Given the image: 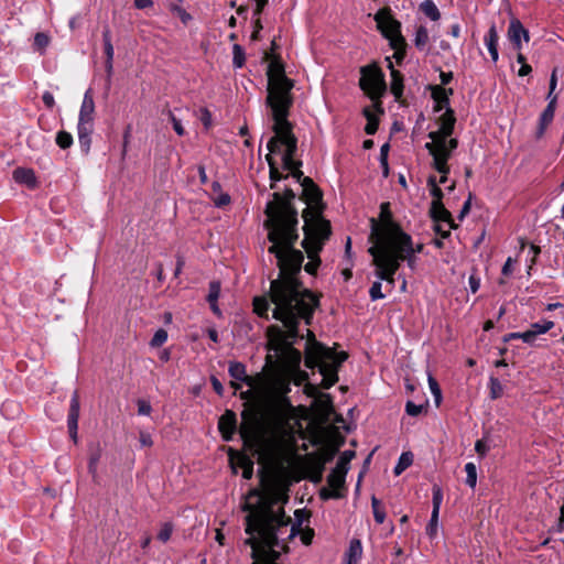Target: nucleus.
Segmentation results:
<instances>
[{
  "mask_svg": "<svg viewBox=\"0 0 564 564\" xmlns=\"http://www.w3.org/2000/svg\"><path fill=\"white\" fill-rule=\"evenodd\" d=\"M297 275H279L270 283L269 300L267 296L253 299V311L260 317L268 318L270 303L274 305L272 317L280 321L285 330L275 325L268 327L269 341L272 349L292 366H299L302 358L301 352L293 347L302 338L299 334L300 321L310 325L319 305L318 297L303 286Z\"/></svg>",
  "mask_w": 564,
  "mask_h": 564,
  "instance_id": "1",
  "label": "nucleus"
},
{
  "mask_svg": "<svg viewBox=\"0 0 564 564\" xmlns=\"http://www.w3.org/2000/svg\"><path fill=\"white\" fill-rule=\"evenodd\" d=\"M256 506L246 505L250 512L246 517V533L249 538L246 543L251 546L252 564H278L281 552V536L288 531L291 519L285 517L283 508L275 506L279 495L274 491L259 494Z\"/></svg>",
  "mask_w": 564,
  "mask_h": 564,
  "instance_id": "2",
  "label": "nucleus"
},
{
  "mask_svg": "<svg viewBox=\"0 0 564 564\" xmlns=\"http://www.w3.org/2000/svg\"><path fill=\"white\" fill-rule=\"evenodd\" d=\"M294 197L292 189H286L284 196L274 193L273 202L268 203L265 208V227L269 229L268 239L271 242L268 251L278 260L279 275L299 274L304 261L302 251L294 248L299 238L297 212L292 206Z\"/></svg>",
  "mask_w": 564,
  "mask_h": 564,
  "instance_id": "3",
  "label": "nucleus"
},
{
  "mask_svg": "<svg viewBox=\"0 0 564 564\" xmlns=\"http://www.w3.org/2000/svg\"><path fill=\"white\" fill-rule=\"evenodd\" d=\"M268 97L267 105L271 108L273 130L281 129L288 120L290 108L293 105L291 90L293 82L285 76L283 65L273 61L268 66Z\"/></svg>",
  "mask_w": 564,
  "mask_h": 564,
  "instance_id": "4",
  "label": "nucleus"
},
{
  "mask_svg": "<svg viewBox=\"0 0 564 564\" xmlns=\"http://www.w3.org/2000/svg\"><path fill=\"white\" fill-rule=\"evenodd\" d=\"M307 335L305 366L308 368L318 367L322 375L321 386L324 389H329L338 381V367L347 359L348 355L345 351L337 352L315 341V336L310 329Z\"/></svg>",
  "mask_w": 564,
  "mask_h": 564,
  "instance_id": "5",
  "label": "nucleus"
},
{
  "mask_svg": "<svg viewBox=\"0 0 564 564\" xmlns=\"http://www.w3.org/2000/svg\"><path fill=\"white\" fill-rule=\"evenodd\" d=\"M315 212L308 210L304 216V239L302 246L305 249L310 261L304 269L310 274H315L321 260L318 253L324 242L330 236V224L328 220L319 219Z\"/></svg>",
  "mask_w": 564,
  "mask_h": 564,
  "instance_id": "6",
  "label": "nucleus"
},
{
  "mask_svg": "<svg viewBox=\"0 0 564 564\" xmlns=\"http://www.w3.org/2000/svg\"><path fill=\"white\" fill-rule=\"evenodd\" d=\"M371 232L369 241L372 243L370 248H391V245L399 242L403 249L410 247V235L404 232L401 227L393 221L389 203H382L380 206V219L370 220Z\"/></svg>",
  "mask_w": 564,
  "mask_h": 564,
  "instance_id": "7",
  "label": "nucleus"
},
{
  "mask_svg": "<svg viewBox=\"0 0 564 564\" xmlns=\"http://www.w3.org/2000/svg\"><path fill=\"white\" fill-rule=\"evenodd\" d=\"M292 123L288 122L282 124L281 129L273 130L274 135L270 138L267 144V149L271 153L279 151L280 145L285 147V151L282 155V165L284 170L291 172V175L299 182H303V172L300 170L302 162L295 161L294 156L297 151V139L292 132Z\"/></svg>",
  "mask_w": 564,
  "mask_h": 564,
  "instance_id": "8",
  "label": "nucleus"
},
{
  "mask_svg": "<svg viewBox=\"0 0 564 564\" xmlns=\"http://www.w3.org/2000/svg\"><path fill=\"white\" fill-rule=\"evenodd\" d=\"M239 434L247 448L258 453L262 449L264 429L262 415L258 409L253 408L242 411Z\"/></svg>",
  "mask_w": 564,
  "mask_h": 564,
  "instance_id": "9",
  "label": "nucleus"
},
{
  "mask_svg": "<svg viewBox=\"0 0 564 564\" xmlns=\"http://www.w3.org/2000/svg\"><path fill=\"white\" fill-rule=\"evenodd\" d=\"M368 252L372 257L377 279L393 286L395 282L394 274L403 262L402 254L395 253L391 248H369Z\"/></svg>",
  "mask_w": 564,
  "mask_h": 564,
  "instance_id": "10",
  "label": "nucleus"
},
{
  "mask_svg": "<svg viewBox=\"0 0 564 564\" xmlns=\"http://www.w3.org/2000/svg\"><path fill=\"white\" fill-rule=\"evenodd\" d=\"M360 88L372 99L379 100L387 90L384 74L377 64H370L360 68Z\"/></svg>",
  "mask_w": 564,
  "mask_h": 564,
  "instance_id": "11",
  "label": "nucleus"
},
{
  "mask_svg": "<svg viewBox=\"0 0 564 564\" xmlns=\"http://www.w3.org/2000/svg\"><path fill=\"white\" fill-rule=\"evenodd\" d=\"M375 21L382 35L389 40V43L394 40L404 39L401 34V24L390 13L389 9H381L375 14Z\"/></svg>",
  "mask_w": 564,
  "mask_h": 564,
  "instance_id": "12",
  "label": "nucleus"
},
{
  "mask_svg": "<svg viewBox=\"0 0 564 564\" xmlns=\"http://www.w3.org/2000/svg\"><path fill=\"white\" fill-rule=\"evenodd\" d=\"M458 141L455 138L448 140V143L438 144L435 148L427 149L430 154L433 156V167L438 173H449V166L447 161L449 160L452 152L457 148Z\"/></svg>",
  "mask_w": 564,
  "mask_h": 564,
  "instance_id": "13",
  "label": "nucleus"
},
{
  "mask_svg": "<svg viewBox=\"0 0 564 564\" xmlns=\"http://www.w3.org/2000/svg\"><path fill=\"white\" fill-rule=\"evenodd\" d=\"M303 196L307 203V207L303 210L302 217L304 218L305 213L311 210L315 212L319 219H324L322 217V193L319 188L315 185V183L310 177H304L302 182Z\"/></svg>",
  "mask_w": 564,
  "mask_h": 564,
  "instance_id": "14",
  "label": "nucleus"
},
{
  "mask_svg": "<svg viewBox=\"0 0 564 564\" xmlns=\"http://www.w3.org/2000/svg\"><path fill=\"white\" fill-rule=\"evenodd\" d=\"M345 473L333 469L330 474L327 476V485L328 487H324L319 491V497L323 500L328 499H339L343 497L340 489L345 485Z\"/></svg>",
  "mask_w": 564,
  "mask_h": 564,
  "instance_id": "15",
  "label": "nucleus"
},
{
  "mask_svg": "<svg viewBox=\"0 0 564 564\" xmlns=\"http://www.w3.org/2000/svg\"><path fill=\"white\" fill-rule=\"evenodd\" d=\"M218 430L225 441L229 442L232 440V436L237 430V417L234 411L226 410L225 413L219 417Z\"/></svg>",
  "mask_w": 564,
  "mask_h": 564,
  "instance_id": "16",
  "label": "nucleus"
},
{
  "mask_svg": "<svg viewBox=\"0 0 564 564\" xmlns=\"http://www.w3.org/2000/svg\"><path fill=\"white\" fill-rule=\"evenodd\" d=\"M79 409H80L79 395H78V392L75 391L70 398L69 413H68V417H67V426H68L69 435L75 442L77 441Z\"/></svg>",
  "mask_w": 564,
  "mask_h": 564,
  "instance_id": "17",
  "label": "nucleus"
},
{
  "mask_svg": "<svg viewBox=\"0 0 564 564\" xmlns=\"http://www.w3.org/2000/svg\"><path fill=\"white\" fill-rule=\"evenodd\" d=\"M508 37L513 44L514 48L518 51H520L522 46L521 39H523L525 42H529L530 40L528 30L524 29L523 24L518 19H512L510 21L508 28Z\"/></svg>",
  "mask_w": 564,
  "mask_h": 564,
  "instance_id": "18",
  "label": "nucleus"
},
{
  "mask_svg": "<svg viewBox=\"0 0 564 564\" xmlns=\"http://www.w3.org/2000/svg\"><path fill=\"white\" fill-rule=\"evenodd\" d=\"M94 120H78L77 135L82 150L87 154L91 145Z\"/></svg>",
  "mask_w": 564,
  "mask_h": 564,
  "instance_id": "19",
  "label": "nucleus"
},
{
  "mask_svg": "<svg viewBox=\"0 0 564 564\" xmlns=\"http://www.w3.org/2000/svg\"><path fill=\"white\" fill-rule=\"evenodd\" d=\"M102 41H104V50L106 55V62H105V68L107 73V78L110 80L113 72V55L115 50L113 45L111 43V32L110 29L107 26L105 28L102 32Z\"/></svg>",
  "mask_w": 564,
  "mask_h": 564,
  "instance_id": "20",
  "label": "nucleus"
},
{
  "mask_svg": "<svg viewBox=\"0 0 564 564\" xmlns=\"http://www.w3.org/2000/svg\"><path fill=\"white\" fill-rule=\"evenodd\" d=\"M102 456V447L100 443H91L88 446V471L94 480L98 478V464Z\"/></svg>",
  "mask_w": 564,
  "mask_h": 564,
  "instance_id": "21",
  "label": "nucleus"
},
{
  "mask_svg": "<svg viewBox=\"0 0 564 564\" xmlns=\"http://www.w3.org/2000/svg\"><path fill=\"white\" fill-rule=\"evenodd\" d=\"M547 100H549V104L540 116L539 128L536 131L538 138L543 135L546 127L552 122V120L554 118L557 97H551Z\"/></svg>",
  "mask_w": 564,
  "mask_h": 564,
  "instance_id": "22",
  "label": "nucleus"
},
{
  "mask_svg": "<svg viewBox=\"0 0 564 564\" xmlns=\"http://www.w3.org/2000/svg\"><path fill=\"white\" fill-rule=\"evenodd\" d=\"M386 61L388 63V68L390 69L391 75L390 90L395 99L399 100L403 95V76L399 70L394 68L390 57H387Z\"/></svg>",
  "mask_w": 564,
  "mask_h": 564,
  "instance_id": "23",
  "label": "nucleus"
},
{
  "mask_svg": "<svg viewBox=\"0 0 564 564\" xmlns=\"http://www.w3.org/2000/svg\"><path fill=\"white\" fill-rule=\"evenodd\" d=\"M410 247H405L403 249L402 245H400L399 242H394L391 245V250L394 251L395 253H401L402 257H403V261H408L409 265L412 267L413 263H414V254L415 253H420L423 249V245H416L415 247L413 246V242H412V238L410 237Z\"/></svg>",
  "mask_w": 564,
  "mask_h": 564,
  "instance_id": "24",
  "label": "nucleus"
},
{
  "mask_svg": "<svg viewBox=\"0 0 564 564\" xmlns=\"http://www.w3.org/2000/svg\"><path fill=\"white\" fill-rule=\"evenodd\" d=\"M94 113H95V101H94L93 90L89 88L84 94L78 120H94Z\"/></svg>",
  "mask_w": 564,
  "mask_h": 564,
  "instance_id": "25",
  "label": "nucleus"
},
{
  "mask_svg": "<svg viewBox=\"0 0 564 564\" xmlns=\"http://www.w3.org/2000/svg\"><path fill=\"white\" fill-rule=\"evenodd\" d=\"M430 213L435 221L447 223L449 228L455 227L451 213L444 207L442 202H432Z\"/></svg>",
  "mask_w": 564,
  "mask_h": 564,
  "instance_id": "26",
  "label": "nucleus"
},
{
  "mask_svg": "<svg viewBox=\"0 0 564 564\" xmlns=\"http://www.w3.org/2000/svg\"><path fill=\"white\" fill-rule=\"evenodd\" d=\"M13 180L19 184H24L34 188L37 184L35 173L32 169L18 167L13 171Z\"/></svg>",
  "mask_w": 564,
  "mask_h": 564,
  "instance_id": "27",
  "label": "nucleus"
},
{
  "mask_svg": "<svg viewBox=\"0 0 564 564\" xmlns=\"http://www.w3.org/2000/svg\"><path fill=\"white\" fill-rule=\"evenodd\" d=\"M498 33L496 30L495 24L490 26L488 30L487 35L485 36V43L489 51V54L491 56V59L496 63L498 61L499 54H498Z\"/></svg>",
  "mask_w": 564,
  "mask_h": 564,
  "instance_id": "28",
  "label": "nucleus"
},
{
  "mask_svg": "<svg viewBox=\"0 0 564 564\" xmlns=\"http://www.w3.org/2000/svg\"><path fill=\"white\" fill-rule=\"evenodd\" d=\"M229 375L232 379L246 382L248 386H252V378L247 376L246 366L238 361H231L229 364Z\"/></svg>",
  "mask_w": 564,
  "mask_h": 564,
  "instance_id": "29",
  "label": "nucleus"
},
{
  "mask_svg": "<svg viewBox=\"0 0 564 564\" xmlns=\"http://www.w3.org/2000/svg\"><path fill=\"white\" fill-rule=\"evenodd\" d=\"M307 465H308L310 470L312 471L311 479L316 482L319 481L322 479L323 471L325 468V465L323 464V462H321L318 457H315L313 454H311V455H308Z\"/></svg>",
  "mask_w": 564,
  "mask_h": 564,
  "instance_id": "30",
  "label": "nucleus"
},
{
  "mask_svg": "<svg viewBox=\"0 0 564 564\" xmlns=\"http://www.w3.org/2000/svg\"><path fill=\"white\" fill-rule=\"evenodd\" d=\"M440 122V128L443 130V133L452 134L454 131V124L456 122L454 111L451 108H447L446 111L441 116Z\"/></svg>",
  "mask_w": 564,
  "mask_h": 564,
  "instance_id": "31",
  "label": "nucleus"
},
{
  "mask_svg": "<svg viewBox=\"0 0 564 564\" xmlns=\"http://www.w3.org/2000/svg\"><path fill=\"white\" fill-rule=\"evenodd\" d=\"M453 90L452 89H448L446 90L445 88H443L442 86H434L432 88V97L433 99L437 102L438 105V110L443 107V106H447L449 104V98H448V94H452Z\"/></svg>",
  "mask_w": 564,
  "mask_h": 564,
  "instance_id": "32",
  "label": "nucleus"
},
{
  "mask_svg": "<svg viewBox=\"0 0 564 564\" xmlns=\"http://www.w3.org/2000/svg\"><path fill=\"white\" fill-rule=\"evenodd\" d=\"M361 554H362L361 542L357 539L351 540L349 543L348 552H347L348 564H356L360 560Z\"/></svg>",
  "mask_w": 564,
  "mask_h": 564,
  "instance_id": "33",
  "label": "nucleus"
},
{
  "mask_svg": "<svg viewBox=\"0 0 564 564\" xmlns=\"http://www.w3.org/2000/svg\"><path fill=\"white\" fill-rule=\"evenodd\" d=\"M420 9L432 21H437L441 19V12L432 0H424L420 4Z\"/></svg>",
  "mask_w": 564,
  "mask_h": 564,
  "instance_id": "34",
  "label": "nucleus"
},
{
  "mask_svg": "<svg viewBox=\"0 0 564 564\" xmlns=\"http://www.w3.org/2000/svg\"><path fill=\"white\" fill-rule=\"evenodd\" d=\"M452 134H445L443 133V130L440 128L437 131H432L429 133V138L432 140L431 142H427L425 144V148L426 149H431V148H435L437 147L438 144H445V143H448V138L451 137Z\"/></svg>",
  "mask_w": 564,
  "mask_h": 564,
  "instance_id": "35",
  "label": "nucleus"
},
{
  "mask_svg": "<svg viewBox=\"0 0 564 564\" xmlns=\"http://www.w3.org/2000/svg\"><path fill=\"white\" fill-rule=\"evenodd\" d=\"M354 457H355L354 451L343 452L341 455L339 456L336 467L334 469L347 474L348 469H349V463Z\"/></svg>",
  "mask_w": 564,
  "mask_h": 564,
  "instance_id": "36",
  "label": "nucleus"
},
{
  "mask_svg": "<svg viewBox=\"0 0 564 564\" xmlns=\"http://www.w3.org/2000/svg\"><path fill=\"white\" fill-rule=\"evenodd\" d=\"M364 115L367 118L365 131L367 134H375L378 130L379 121L369 108L364 109Z\"/></svg>",
  "mask_w": 564,
  "mask_h": 564,
  "instance_id": "37",
  "label": "nucleus"
},
{
  "mask_svg": "<svg viewBox=\"0 0 564 564\" xmlns=\"http://www.w3.org/2000/svg\"><path fill=\"white\" fill-rule=\"evenodd\" d=\"M413 462L411 453H402L399 457L397 465L394 466L393 473L398 476L402 474Z\"/></svg>",
  "mask_w": 564,
  "mask_h": 564,
  "instance_id": "38",
  "label": "nucleus"
},
{
  "mask_svg": "<svg viewBox=\"0 0 564 564\" xmlns=\"http://www.w3.org/2000/svg\"><path fill=\"white\" fill-rule=\"evenodd\" d=\"M371 507L376 522L379 524L383 523L386 519V511L384 508L381 506L380 500L377 499L375 496L371 498Z\"/></svg>",
  "mask_w": 564,
  "mask_h": 564,
  "instance_id": "39",
  "label": "nucleus"
},
{
  "mask_svg": "<svg viewBox=\"0 0 564 564\" xmlns=\"http://www.w3.org/2000/svg\"><path fill=\"white\" fill-rule=\"evenodd\" d=\"M390 46L394 50L393 58H395L397 63H401L405 56V40H394V42L390 43Z\"/></svg>",
  "mask_w": 564,
  "mask_h": 564,
  "instance_id": "40",
  "label": "nucleus"
},
{
  "mask_svg": "<svg viewBox=\"0 0 564 564\" xmlns=\"http://www.w3.org/2000/svg\"><path fill=\"white\" fill-rule=\"evenodd\" d=\"M265 160L270 167V180L272 182L271 187H274V183L280 181L283 176L280 173V171L278 170L276 164L272 158V153L270 151L267 154Z\"/></svg>",
  "mask_w": 564,
  "mask_h": 564,
  "instance_id": "41",
  "label": "nucleus"
},
{
  "mask_svg": "<svg viewBox=\"0 0 564 564\" xmlns=\"http://www.w3.org/2000/svg\"><path fill=\"white\" fill-rule=\"evenodd\" d=\"M429 42V32L425 26H419L415 31L414 44L417 48H424Z\"/></svg>",
  "mask_w": 564,
  "mask_h": 564,
  "instance_id": "42",
  "label": "nucleus"
},
{
  "mask_svg": "<svg viewBox=\"0 0 564 564\" xmlns=\"http://www.w3.org/2000/svg\"><path fill=\"white\" fill-rule=\"evenodd\" d=\"M489 397L492 400H496L503 394V387L501 382L495 377H490L489 379Z\"/></svg>",
  "mask_w": 564,
  "mask_h": 564,
  "instance_id": "43",
  "label": "nucleus"
},
{
  "mask_svg": "<svg viewBox=\"0 0 564 564\" xmlns=\"http://www.w3.org/2000/svg\"><path fill=\"white\" fill-rule=\"evenodd\" d=\"M433 510L432 512H434V518L438 517V513H440V509H441V505H442V501H443V491H442V488L438 486V485H434L433 486Z\"/></svg>",
  "mask_w": 564,
  "mask_h": 564,
  "instance_id": "44",
  "label": "nucleus"
},
{
  "mask_svg": "<svg viewBox=\"0 0 564 564\" xmlns=\"http://www.w3.org/2000/svg\"><path fill=\"white\" fill-rule=\"evenodd\" d=\"M427 185L430 187V193L433 196V200L432 202H442L443 191L440 188V186H438V184L436 182V177L435 176H430L427 178Z\"/></svg>",
  "mask_w": 564,
  "mask_h": 564,
  "instance_id": "45",
  "label": "nucleus"
},
{
  "mask_svg": "<svg viewBox=\"0 0 564 564\" xmlns=\"http://www.w3.org/2000/svg\"><path fill=\"white\" fill-rule=\"evenodd\" d=\"M465 471H466V485H468L470 488H475L477 484V468L474 463H467L465 465Z\"/></svg>",
  "mask_w": 564,
  "mask_h": 564,
  "instance_id": "46",
  "label": "nucleus"
},
{
  "mask_svg": "<svg viewBox=\"0 0 564 564\" xmlns=\"http://www.w3.org/2000/svg\"><path fill=\"white\" fill-rule=\"evenodd\" d=\"M234 58L232 64L236 68H241L246 61L243 48L239 44H235L232 47Z\"/></svg>",
  "mask_w": 564,
  "mask_h": 564,
  "instance_id": "47",
  "label": "nucleus"
},
{
  "mask_svg": "<svg viewBox=\"0 0 564 564\" xmlns=\"http://www.w3.org/2000/svg\"><path fill=\"white\" fill-rule=\"evenodd\" d=\"M427 381H429L430 390H431L432 394L434 395L435 403H436V405H440V403L442 401L441 388H440L436 379L432 375H429Z\"/></svg>",
  "mask_w": 564,
  "mask_h": 564,
  "instance_id": "48",
  "label": "nucleus"
},
{
  "mask_svg": "<svg viewBox=\"0 0 564 564\" xmlns=\"http://www.w3.org/2000/svg\"><path fill=\"white\" fill-rule=\"evenodd\" d=\"M554 323L552 321H544L542 323H534L531 325L530 330H532L536 336L541 334H545L550 329H552Z\"/></svg>",
  "mask_w": 564,
  "mask_h": 564,
  "instance_id": "49",
  "label": "nucleus"
},
{
  "mask_svg": "<svg viewBox=\"0 0 564 564\" xmlns=\"http://www.w3.org/2000/svg\"><path fill=\"white\" fill-rule=\"evenodd\" d=\"M56 143L62 149H68L73 144V137L66 131H59L56 135Z\"/></svg>",
  "mask_w": 564,
  "mask_h": 564,
  "instance_id": "50",
  "label": "nucleus"
},
{
  "mask_svg": "<svg viewBox=\"0 0 564 564\" xmlns=\"http://www.w3.org/2000/svg\"><path fill=\"white\" fill-rule=\"evenodd\" d=\"M166 340H167V332L163 328H160L154 333V335L150 341V345H151V347H160Z\"/></svg>",
  "mask_w": 564,
  "mask_h": 564,
  "instance_id": "51",
  "label": "nucleus"
},
{
  "mask_svg": "<svg viewBox=\"0 0 564 564\" xmlns=\"http://www.w3.org/2000/svg\"><path fill=\"white\" fill-rule=\"evenodd\" d=\"M172 533H173V524L171 522H165L162 524V527L158 533V539L161 542L166 543L171 539Z\"/></svg>",
  "mask_w": 564,
  "mask_h": 564,
  "instance_id": "52",
  "label": "nucleus"
},
{
  "mask_svg": "<svg viewBox=\"0 0 564 564\" xmlns=\"http://www.w3.org/2000/svg\"><path fill=\"white\" fill-rule=\"evenodd\" d=\"M220 282L219 281H212L209 283V291H208V295H207V301L208 302H217L218 301V297L220 295Z\"/></svg>",
  "mask_w": 564,
  "mask_h": 564,
  "instance_id": "53",
  "label": "nucleus"
},
{
  "mask_svg": "<svg viewBox=\"0 0 564 564\" xmlns=\"http://www.w3.org/2000/svg\"><path fill=\"white\" fill-rule=\"evenodd\" d=\"M382 284L381 282L375 281L369 290V296L371 301H377L383 299L386 295L381 292Z\"/></svg>",
  "mask_w": 564,
  "mask_h": 564,
  "instance_id": "54",
  "label": "nucleus"
},
{
  "mask_svg": "<svg viewBox=\"0 0 564 564\" xmlns=\"http://www.w3.org/2000/svg\"><path fill=\"white\" fill-rule=\"evenodd\" d=\"M169 118L173 124V129L174 131L180 135H184L185 134V129L184 127L182 126V122L180 119H177L174 113L172 111H169Z\"/></svg>",
  "mask_w": 564,
  "mask_h": 564,
  "instance_id": "55",
  "label": "nucleus"
},
{
  "mask_svg": "<svg viewBox=\"0 0 564 564\" xmlns=\"http://www.w3.org/2000/svg\"><path fill=\"white\" fill-rule=\"evenodd\" d=\"M50 43V37L44 33H36L34 36V45L44 50Z\"/></svg>",
  "mask_w": 564,
  "mask_h": 564,
  "instance_id": "56",
  "label": "nucleus"
},
{
  "mask_svg": "<svg viewBox=\"0 0 564 564\" xmlns=\"http://www.w3.org/2000/svg\"><path fill=\"white\" fill-rule=\"evenodd\" d=\"M336 454L335 448H326L321 454L314 455L315 457H318L321 462H323L324 465H326L328 462H330Z\"/></svg>",
  "mask_w": 564,
  "mask_h": 564,
  "instance_id": "57",
  "label": "nucleus"
},
{
  "mask_svg": "<svg viewBox=\"0 0 564 564\" xmlns=\"http://www.w3.org/2000/svg\"><path fill=\"white\" fill-rule=\"evenodd\" d=\"M388 151H389V144L384 143L380 149V162L382 164L384 175H388V169H389L388 160H387Z\"/></svg>",
  "mask_w": 564,
  "mask_h": 564,
  "instance_id": "58",
  "label": "nucleus"
},
{
  "mask_svg": "<svg viewBox=\"0 0 564 564\" xmlns=\"http://www.w3.org/2000/svg\"><path fill=\"white\" fill-rule=\"evenodd\" d=\"M199 120L203 122L206 129L212 127V113L207 108H202L199 110Z\"/></svg>",
  "mask_w": 564,
  "mask_h": 564,
  "instance_id": "59",
  "label": "nucleus"
},
{
  "mask_svg": "<svg viewBox=\"0 0 564 564\" xmlns=\"http://www.w3.org/2000/svg\"><path fill=\"white\" fill-rule=\"evenodd\" d=\"M423 410V405H417L412 401H408L405 404V412L411 416H417Z\"/></svg>",
  "mask_w": 564,
  "mask_h": 564,
  "instance_id": "60",
  "label": "nucleus"
},
{
  "mask_svg": "<svg viewBox=\"0 0 564 564\" xmlns=\"http://www.w3.org/2000/svg\"><path fill=\"white\" fill-rule=\"evenodd\" d=\"M152 411V406L150 402L145 400H138V414L139 415H150Z\"/></svg>",
  "mask_w": 564,
  "mask_h": 564,
  "instance_id": "61",
  "label": "nucleus"
},
{
  "mask_svg": "<svg viewBox=\"0 0 564 564\" xmlns=\"http://www.w3.org/2000/svg\"><path fill=\"white\" fill-rule=\"evenodd\" d=\"M556 85H557V69L554 68L551 74V78H550V89H549V94L546 97L547 99H550L551 97H557L556 95H554Z\"/></svg>",
  "mask_w": 564,
  "mask_h": 564,
  "instance_id": "62",
  "label": "nucleus"
},
{
  "mask_svg": "<svg viewBox=\"0 0 564 564\" xmlns=\"http://www.w3.org/2000/svg\"><path fill=\"white\" fill-rule=\"evenodd\" d=\"M438 517L434 518V512L431 514L430 522L426 527V533L432 538L436 534Z\"/></svg>",
  "mask_w": 564,
  "mask_h": 564,
  "instance_id": "63",
  "label": "nucleus"
},
{
  "mask_svg": "<svg viewBox=\"0 0 564 564\" xmlns=\"http://www.w3.org/2000/svg\"><path fill=\"white\" fill-rule=\"evenodd\" d=\"M139 441L142 446L151 447L153 445L151 435L144 431H140Z\"/></svg>",
  "mask_w": 564,
  "mask_h": 564,
  "instance_id": "64",
  "label": "nucleus"
}]
</instances>
